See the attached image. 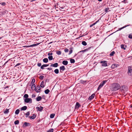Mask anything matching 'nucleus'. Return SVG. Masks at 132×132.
I'll use <instances>...</instances> for the list:
<instances>
[{"label":"nucleus","instance_id":"f257e3e1","mask_svg":"<svg viewBox=\"0 0 132 132\" xmlns=\"http://www.w3.org/2000/svg\"><path fill=\"white\" fill-rule=\"evenodd\" d=\"M112 90L113 91H116L120 88L119 84L117 83H114L112 84Z\"/></svg>","mask_w":132,"mask_h":132},{"label":"nucleus","instance_id":"f03ea898","mask_svg":"<svg viewBox=\"0 0 132 132\" xmlns=\"http://www.w3.org/2000/svg\"><path fill=\"white\" fill-rule=\"evenodd\" d=\"M107 80H103L102 81L100 85L99 86L97 90H99L107 82Z\"/></svg>","mask_w":132,"mask_h":132},{"label":"nucleus","instance_id":"7ed1b4c3","mask_svg":"<svg viewBox=\"0 0 132 132\" xmlns=\"http://www.w3.org/2000/svg\"><path fill=\"white\" fill-rule=\"evenodd\" d=\"M128 75L130 76L132 75V67H129L128 68Z\"/></svg>","mask_w":132,"mask_h":132},{"label":"nucleus","instance_id":"20e7f679","mask_svg":"<svg viewBox=\"0 0 132 132\" xmlns=\"http://www.w3.org/2000/svg\"><path fill=\"white\" fill-rule=\"evenodd\" d=\"M25 102L26 103H32V99L31 98H27L25 99L24 100Z\"/></svg>","mask_w":132,"mask_h":132},{"label":"nucleus","instance_id":"39448f33","mask_svg":"<svg viewBox=\"0 0 132 132\" xmlns=\"http://www.w3.org/2000/svg\"><path fill=\"white\" fill-rule=\"evenodd\" d=\"M101 63H102V66L103 67H105L107 66V62L106 61H101Z\"/></svg>","mask_w":132,"mask_h":132},{"label":"nucleus","instance_id":"423d86ee","mask_svg":"<svg viewBox=\"0 0 132 132\" xmlns=\"http://www.w3.org/2000/svg\"><path fill=\"white\" fill-rule=\"evenodd\" d=\"M36 109L37 110V111H42L43 109V107L40 106V107H36Z\"/></svg>","mask_w":132,"mask_h":132},{"label":"nucleus","instance_id":"0eeeda50","mask_svg":"<svg viewBox=\"0 0 132 132\" xmlns=\"http://www.w3.org/2000/svg\"><path fill=\"white\" fill-rule=\"evenodd\" d=\"M35 90L37 92H40V88L39 86H37L36 89H35Z\"/></svg>","mask_w":132,"mask_h":132},{"label":"nucleus","instance_id":"6e6552de","mask_svg":"<svg viewBox=\"0 0 132 132\" xmlns=\"http://www.w3.org/2000/svg\"><path fill=\"white\" fill-rule=\"evenodd\" d=\"M39 44V43H37V44H33L30 45V46H24L23 47H34V46H37Z\"/></svg>","mask_w":132,"mask_h":132},{"label":"nucleus","instance_id":"1a4fd4ad","mask_svg":"<svg viewBox=\"0 0 132 132\" xmlns=\"http://www.w3.org/2000/svg\"><path fill=\"white\" fill-rule=\"evenodd\" d=\"M58 66V64L57 63H55L54 64H51L50 67H56Z\"/></svg>","mask_w":132,"mask_h":132},{"label":"nucleus","instance_id":"9d476101","mask_svg":"<svg viewBox=\"0 0 132 132\" xmlns=\"http://www.w3.org/2000/svg\"><path fill=\"white\" fill-rule=\"evenodd\" d=\"M95 96V94H93L90 96H89L88 98V100H92L94 97Z\"/></svg>","mask_w":132,"mask_h":132},{"label":"nucleus","instance_id":"9b49d317","mask_svg":"<svg viewBox=\"0 0 132 132\" xmlns=\"http://www.w3.org/2000/svg\"><path fill=\"white\" fill-rule=\"evenodd\" d=\"M80 106V104L78 102H77L75 106V109H78L79 108Z\"/></svg>","mask_w":132,"mask_h":132},{"label":"nucleus","instance_id":"f8f14e48","mask_svg":"<svg viewBox=\"0 0 132 132\" xmlns=\"http://www.w3.org/2000/svg\"><path fill=\"white\" fill-rule=\"evenodd\" d=\"M27 107L26 106H24L21 107V111H24L27 109Z\"/></svg>","mask_w":132,"mask_h":132},{"label":"nucleus","instance_id":"ddd939ff","mask_svg":"<svg viewBox=\"0 0 132 132\" xmlns=\"http://www.w3.org/2000/svg\"><path fill=\"white\" fill-rule=\"evenodd\" d=\"M60 71L61 70L62 71H64L65 69V67L64 66H62L60 67Z\"/></svg>","mask_w":132,"mask_h":132},{"label":"nucleus","instance_id":"4468645a","mask_svg":"<svg viewBox=\"0 0 132 132\" xmlns=\"http://www.w3.org/2000/svg\"><path fill=\"white\" fill-rule=\"evenodd\" d=\"M125 88H126L127 89H128V88L126 87L125 86H122L121 87V91L123 92V91L125 90L124 89H125Z\"/></svg>","mask_w":132,"mask_h":132},{"label":"nucleus","instance_id":"2eb2a0df","mask_svg":"<svg viewBox=\"0 0 132 132\" xmlns=\"http://www.w3.org/2000/svg\"><path fill=\"white\" fill-rule=\"evenodd\" d=\"M62 64L64 65H67L68 64V61L67 60H64L62 62Z\"/></svg>","mask_w":132,"mask_h":132},{"label":"nucleus","instance_id":"dca6fc26","mask_svg":"<svg viewBox=\"0 0 132 132\" xmlns=\"http://www.w3.org/2000/svg\"><path fill=\"white\" fill-rule=\"evenodd\" d=\"M36 117V116L35 114H33L32 116H29V118L31 119H35Z\"/></svg>","mask_w":132,"mask_h":132},{"label":"nucleus","instance_id":"f3484780","mask_svg":"<svg viewBox=\"0 0 132 132\" xmlns=\"http://www.w3.org/2000/svg\"><path fill=\"white\" fill-rule=\"evenodd\" d=\"M30 125V123H29L25 122L23 123V126L24 127V126H28Z\"/></svg>","mask_w":132,"mask_h":132},{"label":"nucleus","instance_id":"a211bd4d","mask_svg":"<svg viewBox=\"0 0 132 132\" xmlns=\"http://www.w3.org/2000/svg\"><path fill=\"white\" fill-rule=\"evenodd\" d=\"M36 87L35 84H32L31 87V89L32 90H35V89H36Z\"/></svg>","mask_w":132,"mask_h":132},{"label":"nucleus","instance_id":"6ab92c4d","mask_svg":"<svg viewBox=\"0 0 132 132\" xmlns=\"http://www.w3.org/2000/svg\"><path fill=\"white\" fill-rule=\"evenodd\" d=\"M44 82L43 81H42L41 82L40 84V86L42 88H44V87L45 86L44 85Z\"/></svg>","mask_w":132,"mask_h":132},{"label":"nucleus","instance_id":"aec40b11","mask_svg":"<svg viewBox=\"0 0 132 132\" xmlns=\"http://www.w3.org/2000/svg\"><path fill=\"white\" fill-rule=\"evenodd\" d=\"M42 98V97L40 96H38L36 98V101H39L41 100Z\"/></svg>","mask_w":132,"mask_h":132},{"label":"nucleus","instance_id":"412c9836","mask_svg":"<svg viewBox=\"0 0 132 132\" xmlns=\"http://www.w3.org/2000/svg\"><path fill=\"white\" fill-rule=\"evenodd\" d=\"M43 61L44 62L46 63L48 61V60L47 58H45L43 60Z\"/></svg>","mask_w":132,"mask_h":132},{"label":"nucleus","instance_id":"4be33fe9","mask_svg":"<svg viewBox=\"0 0 132 132\" xmlns=\"http://www.w3.org/2000/svg\"><path fill=\"white\" fill-rule=\"evenodd\" d=\"M87 50H82V51H81L80 52H79L78 53L82 54V53H83L85 52H86L87 51Z\"/></svg>","mask_w":132,"mask_h":132},{"label":"nucleus","instance_id":"5701e85b","mask_svg":"<svg viewBox=\"0 0 132 132\" xmlns=\"http://www.w3.org/2000/svg\"><path fill=\"white\" fill-rule=\"evenodd\" d=\"M9 112V110L6 109L4 110V113L5 114H7Z\"/></svg>","mask_w":132,"mask_h":132},{"label":"nucleus","instance_id":"b1692460","mask_svg":"<svg viewBox=\"0 0 132 132\" xmlns=\"http://www.w3.org/2000/svg\"><path fill=\"white\" fill-rule=\"evenodd\" d=\"M20 112V110L19 109H17L15 112V113L16 114H18Z\"/></svg>","mask_w":132,"mask_h":132},{"label":"nucleus","instance_id":"393cba45","mask_svg":"<svg viewBox=\"0 0 132 132\" xmlns=\"http://www.w3.org/2000/svg\"><path fill=\"white\" fill-rule=\"evenodd\" d=\"M87 82L86 80H80V82L82 84H85V83Z\"/></svg>","mask_w":132,"mask_h":132},{"label":"nucleus","instance_id":"a878e982","mask_svg":"<svg viewBox=\"0 0 132 132\" xmlns=\"http://www.w3.org/2000/svg\"><path fill=\"white\" fill-rule=\"evenodd\" d=\"M56 53L58 55H60L61 53V52L60 51H56Z\"/></svg>","mask_w":132,"mask_h":132},{"label":"nucleus","instance_id":"bb28decb","mask_svg":"<svg viewBox=\"0 0 132 132\" xmlns=\"http://www.w3.org/2000/svg\"><path fill=\"white\" fill-rule=\"evenodd\" d=\"M50 92V90L48 89H47L45 90V93L46 94H48Z\"/></svg>","mask_w":132,"mask_h":132},{"label":"nucleus","instance_id":"cd10ccee","mask_svg":"<svg viewBox=\"0 0 132 132\" xmlns=\"http://www.w3.org/2000/svg\"><path fill=\"white\" fill-rule=\"evenodd\" d=\"M54 72L56 74H58L59 73V70L58 69H56L54 70Z\"/></svg>","mask_w":132,"mask_h":132},{"label":"nucleus","instance_id":"c85d7f7f","mask_svg":"<svg viewBox=\"0 0 132 132\" xmlns=\"http://www.w3.org/2000/svg\"><path fill=\"white\" fill-rule=\"evenodd\" d=\"M75 60L73 59H71L70 60V62L71 63H74L75 62Z\"/></svg>","mask_w":132,"mask_h":132},{"label":"nucleus","instance_id":"c756f323","mask_svg":"<svg viewBox=\"0 0 132 132\" xmlns=\"http://www.w3.org/2000/svg\"><path fill=\"white\" fill-rule=\"evenodd\" d=\"M26 114V117H28L30 115V113L29 112H27L25 114Z\"/></svg>","mask_w":132,"mask_h":132},{"label":"nucleus","instance_id":"7c9ffc66","mask_svg":"<svg viewBox=\"0 0 132 132\" xmlns=\"http://www.w3.org/2000/svg\"><path fill=\"white\" fill-rule=\"evenodd\" d=\"M82 44L84 46H86L87 45V43L85 41H83L82 42Z\"/></svg>","mask_w":132,"mask_h":132},{"label":"nucleus","instance_id":"2f4dec72","mask_svg":"<svg viewBox=\"0 0 132 132\" xmlns=\"http://www.w3.org/2000/svg\"><path fill=\"white\" fill-rule=\"evenodd\" d=\"M19 121L18 120H16L14 121V123L15 125H18L19 124Z\"/></svg>","mask_w":132,"mask_h":132},{"label":"nucleus","instance_id":"473e14b6","mask_svg":"<svg viewBox=\"0 0 132 132\" xmlns=\"http://www.w3.org/2000/svg\"><path fill=\"white\" fill-rule=\"evenodd\" d=\"M23 97L24 98H26V99L28 97V95L27 94H26L24 95Z\"/></svg>","mask_w":132,"mask_h":132},{"label":"nucleus","instance_id":"72a5a7b5","mask_svg":"<svg viewBox=\"0 0 132 132\" xmlns=\"http://www.w3.org/2000/svg\"><path fill=\"white\" fill-rule=\"evenodd\" d=\"M55 116V114H51L50 116V118H53Z\"/></svg>","mask_w":132,"mask_h":132},{"label":"nucleus","instance_id":"f704fd0d","mask_svg":"<svg viewBox=\"0 0 132 132\" xmlns=\"http://www.w3.org/2000/svg\"><path fill=\"white\" fill-rule=\"evenodd\" d=\"M115 53V52L114 51H113L112 52L110 53V56H112Z\"/></svg>","mask_w":132,"mask_h":132},{"label":"nucleus","instance_id":"c9c22d12","mask_svg":"<svg viewBox=\"0 0 132 132\" xmlns=\"http://www.w3.org/2000/svg\"><path fill=\"white\" fill-rule=\"evenodd\" d=\"M48 58L50 60H52L53 59V56H49L48 57Z\"/></svg>","mask_w":132,"mask_h":132},{"label":"nucleus","instance_id":"e433bc0d","mask_svg":"<svg viewBox=\"0 0 132 132\" xmlns=\"http://www.w3.org/2000/svg\"><path fill=\"white\" fill-rule=\"evenodd\" d=\"M53 129L52 128H51L47 132H53Z\"/></svg>","mask_w":132,"mask_h":132},{"label":"nucleus","instance_id":"4c0bfd02","mask_svg":"<svg viewBox=\"0 0 132 132\" xmlns=\"http://www.w3.org/2000/svg\"><path fill=\"white\" fill-rule=\"evenodd\" d=\"M35 82V80L34 79H32V81L31 82V84H34Z\"/></svg>","mask_w":132,"mask_h":132},{"label":"nucleus","instance_id":"58836bf2","mask_svg":"<svg viewBox=\"0 0 132 132\" xmlns=\"http://www.w3.org/2000/svg\"><path fill=\"white\" fill-rule=\"evenodd\" d=\"M129 25H127V26H124L122 28H120L119 30H121L122 29H123V28H125L127 26H129Z\"/></svg>","mask_w":132,"mask_h":132},{"label":"nucleus","instance_id":"ea45409f","mask_svg":"<svg viewBox=\"0 0 132 132\" xmlns=\"http://www.w3.org/2000/svg\"><path fill=\"white\" fill-rule=\"evenodd\" d=\"M121 48L123 49H124L125 50V46L123 45H121Z\"/></svg>","mask_w":132,"mask_h":132},{"label":"nucleus","instance_id":"a19ab883","mask_svg":"<svg viewBox=\"0 0 132 132\" xmlns=\"http://www.w3.org/2000/svg\"><path fill=\"white\" fill-rule=\"evenodd\" d=\"M98 21H97L96 22L93 23V24H91V25L90 26V27H91L92 26H93L94 25L98 22Z\"/></svg>","mask_w":132,"mask_h":132},{"label":"nucleus","instance_id":"79ce46f5","mask_svg":"<svg viewBox=\"0 0 132 132\" xmlns=\"http://www.w3.org/2000/svg\"><path fill=\"white\" fill-rule=\"evenodd\" d=\"M44 77V76L43 75H41L39 77V78L40 79L42 80L43 79Z\"/></svg>","mask_w":132,"mask_h":132},{"label":"nucleus","instance_id":"37998d69","mask_svg":"<svg viewBox=\"0 0 132 132\" xmlns=\"http://www.w3.org/2000/svg\"><path fill=\"white\" fill-rule=\"evenodd\" d=\"M36 95L35 94H33L32 96L31 97L32 98H35L36 97Z\"/></svg>","mask_w":132,"mask_h":132},{"label":"nucleus","instance_id":"c03bdc74","mask_svg":"<svg viewBox=\"0 0 132 132\" xmlns=\"http://www.w3.org/2000/svg\"><path fill=\"white\" fill-rule=\"evenodd\" d=\"M128 37L132 39V35H129Z\"/></svg>","mask_w":132,"mask_h":132},{"label":"nucleus","instance_id":"a18cd8bd","mask_svg":"<svg viewBox=\"0 0 132 132\" xmlns=\"http://www.w3.org/2000/svg\"><path fill=\"white\" fill-rule=\"evenodd\" d=\"M37 65L38 67H40L41 66V64L40 63H38Z\"/></svg>","mask_w":132,"mask_h":132},{"label":"nucleus","instance_id":"49530a36","mask_svg":"<svg viewBox=\"0 0 132 132\" xmlns=\"http://www.w3.org/2000/svg\"><path fill=\"white\" fill-rule=\"evenodd\" d=\"M72 52V50H70L69 52V55Z\"/></svg>","mask_w":132,"mask_h":132},{"label":"nucleus","instance_id":"de8ad7c7","mask_svg":"<svg viewBox=\"0 0 132 132\" xmlns=\"http://www.w3.org/2000/svg\"><path fill=\"white\" fill-rule=\"evenodd\" d=\"M44 67H46L49 65V64H43Z\"/></svg>","mask_w":132,"mask_h":132},{"label":"nucleus","instance_id":"09e8293b","mask_svg":"<svg viewBox=\"0 0 132 132\" xmlns=\"http://www.w3.org/2000/svg\"><path fill=\"white\" fill-rule=\"evenodd\" d=\"M44 65H43L41 66L40 68L42 69H44Z\"/></svg>","mask_w":132,"mask_h":132},{"label":"nucleus","instance_id":"8fccbe9b","mask_svg":"<svg viewBox=\"0 0 132 132\" xmlns=\"http://www.w3.org/2000/svg\"><path fill=\"white\" fill-rule=\"evenodd\" d=\"M53 54L52 53H48V55L50 56V55H52Z\"/></svg>","mask_w":132,"mask_h":132},{"label":"nucleus","instance_id":"3c124183","mask_svg":"<svg viewBox=\"0 0 132 132\" xmlns=\"http://www.w3.org/2000/svg\"><path fill=\"white\" fill-rule=\"evenodd\" d=\"M21 63H18L15 66V67H16L18 66L19 65L21 64Z\"/></svg>","mask_w":132,"mask_h":132},{"label":"nucleus","instance_id":"603ef678","mask_svg":"<svg viewBox=\"0 0 132 132\" xmlns=\"http://www.w3.org/2000/svg\"><path fill=\"white\" fill-rule=\"evenodd\" d=\"M47 69L48 70H52V68H47Z\"/></svg>","mask_w":132,"mask_h":132},{"label":"nucleus","instance_id":"864d4df0","mask_svg":"<svg viewBox=\"0 0 132 132\" xmlns=\"http://www.w3.org/2000/svg\"><path fill=\"white\" fill-rule=\"evenodd\" d=\"M115 66V65L114 64H113L112 66V67L114 68H115V67H114Z\"/></svg>","mask_w":132,"mask_h":132},{"label":"nucleus","instance_id":"5fc2aeb1","mask_svg":"<svg viewBox=\"0 0 132 132\" xmlns=\"http://www.w3.org/2000/svg\"><path fill=\"white\" fill-rule=\"evenodd\" d=\"M128 89H127L126 88H125V89H124L125 90H123V92H125V91H127V90H128Z\"/></svg>","mask_w":132,"mask_h":132},{"label":"nucleus","instance_id":"6e6d98bb","mask_svg":"<svg viewBox=\"0 0 132 132\" xmlns=\"http://www.w3.org/2000/svg\"><path fill=\"white\" fill-rule=\"evenodd\" d=\"M1 4H2V5H5V3H2Z\"/></svg>","mask_w":132,"mask_h":132},{"label":"nucleus","instance_id":"4d7b16f0","mask_svg":"<svg viewBox=\"0 0 132 132\" xmlns=\"http://www.w3.org/2000/svg\"><path fill=\"white\" fill-rule=\"evenodd\" d=\"M122 2L124 3H126L127 2V1L126 0H124Z\"/></svg>","mask_w":132,"mask_h":132},{"label":"nucleus","instance_id":"13d9d810","mask_svg":"<svg viewBox=\"0 0 132 132\" xmlns=\"http://www.w3.org/2000/svg\"><path fill=\"white\" fill-rule=\"evenodd\" d=\"M69 50H64L65 52V53H67L68 52Z\"/></svg>","mask_w":132,"mask_h":132},{"label":"nucleus","instance_id":"bf43d9fd","mask_svg":"<svg viewBox=\"0 0 132 132\" xmlns=\"http://www.w3.org/2000/svg\"><path fill=\"white\" fill-rule=\"evenodd\" d=\"M108 9H105V11L106 12H107Z\"/></svg>","mask_w":132,"mask_h":132},{"label":"nucleus","instance_id":"052dcab7","mask_svg":"<svg viewBox=\"0 0 132 132\" xmlns=\"http://www.w3.org/2000/svg\"><path fill=\"white\" fill-rule=\"evenodd\" d=\"M10 60V59H9V60L8 61H7L6 62H5V64H6V63H7L8 62V61H9Z\"/></svg>","mask_w":132,"mask_h":132},{"label":"nucleus","instance_id":"680f3d73","mask_svg":"<svg viewBox=\"0 0 132 132\" xmlns=\"http://www.w3.org/2000/svg\"><path fill=\"white\" fill-rule=\"evenodd\" d=\"M58 5V3H56L55 4V8L56 9V5Z\"/></svg>","mask_w":132,"mask_h":132},{"label":"nucleus","instance_id":"e2e57ef3","mask_svg":"<svg viewBox=\"0 0 132 132\" xmlns=\"http://www.w3.org/2000/svg\"><path fill=\"white\" fill-rule=\"evenodd\" d=\"M89 48V49H90L91 48L93 49V47H90L89 48Z\"/></svg>","mask_w":132,"mask_h":132},{"label":"nucleus","instance_id":"0e129e2a","mask_svg":"<svg viewBox=\"0 0 132 132\" xmlns=\"http://www.w3.org/2000/svg\"><path fill=\"white\" fill-rule=\"evenodd\" d=\"M130 108H131L132 109V105H131Z\"/></svg>","mask_w":132,"mask_h":132},{"label":"nucleus","instance_id":"69168bd1","mask_svg":"<svg viewBox=\"0 0 132 132\" xmlns=\"http://www.w3.org/2000/svg\"><path fill=\"white\" fill-rule=\"evenodd\" d=\"M8 87H8V86L6 87H5L4 88H5V89H6V88H8Z\"/></svg>","mask_w":132,"mask_h":132},{"label":"nucleus","instance_id":"338daca9","mask_svg":"<svg viewBox=\"0 0 132 132\" xmlns=\"http://www.w3.org/2000/svg\"><path fill=\"white\" fill-rule=\"evenodd\" d=\"M98 1L101 2L102 1V0H98Z\"/></svg>","mask_w":132,"mask_h":132},{"label":"nucleus","instance_id":"774afa93","mask_svg":"<svg viewBox=\"0 0 132 132\" xmlns=\"http://www.w3.org/2000/svg\"><path fill=\"white\" fill-rule=\"evenodd\" d=\"M47 79H46V80H45V82H46L47 81Z\"/></svg>","mask_w":132,"mask_h":132}]
</instances>
